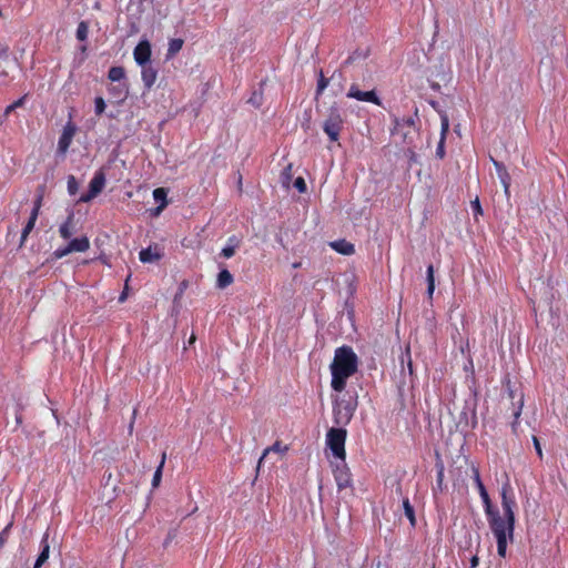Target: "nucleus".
<instances>
[{"instance_id":"1","label":"nucleus","mask_w":568,"mask_h":568,"mask_svg":"<svg viewBox=\"0 0 568 568\" xmlns=\"http://www.w3.org/2000/svg\"><path fill=\"white\" fill-rule=\"evenodd\" d=\"M511 490L510 485L507 483L501 488V506L504 510V517L500 516L498 510H495L493 506L489 510H485L488 517L489 527L497 540V552L500 557L506 556L508 538L513 539L514 526H515V500L508 496Z\"/></svg>"},{"instance_id":"2","label":"nucleus","mask_w":568,"mask_h":568,"mask_svg":"<svg viewBox=\"0 0 568 568\" xmlns=\"http://www.w3.org/2000/svg\"><path fill=\"white\" fill-rule=\"evenodd\" d=\"M357 371V356L349 346H342L335 351L331 364V386L336 392L344 390L346 381Z\"/></svg>"},{"instance_id":"3","label":"nucleus","mask_w":568,"mask_h":568,"mask_svg":"<svg viewBox=\"0 0 568 568\" xmlns=\"http://www.w3.org/2000/svg\"><path fill=\"white\" fill-rule=\"evenodd\" d=\"M390 133L394 136H399L403 143L412 144L414 136L417 133L415 119L413 116L398 118L394 115Z\"/></svg>"},{"instance_id":"4","label":"nucleus","mask_w":568,"mask_h":568,"mask_svg":"<svg viewBox=\"0 0 568 568\" xmlns=\"http://www.w3.org/2000/svg\"><path fill=\"white\" fill-rule=\"evenodd\" d=\"M344 125V118L341 109L334 104L329 108L328 114L323 123V130L332 142L339 139L341 130Z\"/></svg>"},{"instance_id":"5","label":"nucleus","mask_w":568,"mask_h":568,"mask_svg":"<svg viewBox=\"0 0 568 568\" xmlns=\"http://www.w3.org/2000/svg\"><path fill=\"white\" fill-rule=\"evenodd\" d=\"M347 432L344 428H331L326 434V445L339 460L346 458L345 440Z\"/></svg>"},{"instance_id":"6","label":"nucleus","mask_w":568,"mask_h":568,"mask_svg":"<svg viewBox=\"0 0 568 568\" xmlns=\"http://www.w3.org/2000/svg\"><path fill=\"white\" fill-rule=\"evenodd\" d=\"M332 470L339 491L353 487L352 473L345 463V459L332 463Z\"/></svg>"},{"instance_id":"7","label":"nucleus","mask_w":568,"mask_h":568,"mask_svg":"<svg viewBox=\"0 0 568 568\" xmlns=\"http://www.w3.org/2000/svg\"><path fill=\"white\" fill-rule=\"evenodd\" d=\"M105 185V174L103 171H98L89 184V191L80 196V202L87 203L97 197Z\"/></svg>"},{"instance_id":"8","label":"nucleus","mask_w":568,"mask_h":568,"mask_svg":"<svg viewBox=\"0 0 568 568\" xmlns=\"http://www.w3.org/2000/svg\"><path fill=\"white\" fill-rule=\"evenodd\" d=\"M355 407L349 402L337 403L334 407V418L337 425L347 424L354 414Z\"/></svg>"},{"instance_id":"9","label":"nucleus","mask_w":568,"mask_h":568,"mask_svg":"<svg viewBox=\"0 0 568 568\" xmlns=\"http://www.w3.org/2000/svg\"><path fill=\"white\" fill-rule=\"evenodd\" d=\"M346 95H347V98L356 99L358 101L371 102L376 105L382 104L381 99L377 97V94L374 90L361 91L356 84L351 85Z\"/></svg>"},{"instance_id":"10","label":"nucleus","mask_w":568,"mask_h":568,"mask_svg":"<svg viewBox=\"0 0 568 568\" xmlns=\"http://www.w3.org/2000/svg\"><path fill=\"white\" fill-rule=\"evenodd\" d=\"M133 57L135 62L144 67V64H149L151 59V44L148 40H141L133 51Z\"/></svg>"},{"instance_id":"11","label":"nucleus","mask_w":568,"mask_h":568,"mask_svg":"<svg viewBox=\"0 0 568 568\" xmlns=\"http://www.w3.org/2000/svg\"><path fill=\"white\" fill-rule=\"evenodd\" d=\"M75 134V126L72 123H68L62 131L61 136L58 142V152L64 155L72 142V139Z\"/></svg>"},{"instance_id":"12","label":"nucleus","mask_w":568,"mask_h":568,"mask_svg":"<svg viewBox=\"0 0 568 568\" xmlns=\"http://www.w3.org/2000/svg\"><path fill=\"white\" fill-rule=\"evenodd\" d=\"M491 162L496 169L497 175L504 186L505 194L509 195V187H510V175L507 172L506 166L501 163L496 161L494 158H491Z\"/></svg>"},{"instance_id":"13","label":"nucleus","mask_w":568,"mask_h":568,"mask_svg":"<svg viewBox=\"0 0 568 568\" xmlns=\"http://www.w3.org/2000/svg\"><path fill=\"white\" fill-rule=\"evenodd\" d=\"M471 470H473V475H474V481L478 488L479 495L485 505V510H489L491 507V501H490L489 495L480 479L479 470L475 466H473Z\"/></svg>"},{"instance_id":"14","label":"nucleus","mask_w":568,"mask_h":568,"mask_svg":"<svg viewBox=\"0 0 568 568\" xmlns=\"http://www.w3.org/2000/svg\"><path fill=\"white\" fill-rule=\"evenodd\" d=\"M163 256V253L158 246H149L143 248L139 253V258L142 263H153L159 261Z\"/></svg>"},{"instance_id":"15","label":"nucleus","mask_w":568,"mask_h":568,"mask_svg":"<svg viewBox=\"0 0 568 568\" xmlns=\"http://www.w3.org/2000/svg\"><path fill=\"white\" fill-rule=\"evenodd\" d=\"M49 531L47 530L41 539V551L34 562L33 568H41L49 558L50 545H49Z\"/></svg>"},{"instance_id":"16","label":"nucleus","mask_w":568,"mask_h":568,"mask_svg":"<svg viewBox=\"0 0 568 568\" xmlns=\"http://www.w3.org/2000/svg\"><path fill=\"white\" fill-rule=\"evenodd\" d=\"M141 77L146 89H151L156 81L158 71L149 63L142 67Z\"/></svg>"},{"instance_id":"17","label":"nucleus","mask_w":568,"mask_h":568,"mask_svg":"<svg viewBox=\"0 0 568 568\" xmlns=\"http://www.w3.org/2000/svg\"><path fill=\"white\" fill-rule=\"evenodd\" d=\"M59 233L62 239L68 240L74 233V213L70 212L65 222L62 223L59 227Z\"/></svg>"},{"instance_id":"18","label":"nucleus","mask_w":568,"mask_h":568,"mask_svg":"<svg viewBox=\"0 0 568 568\" xmlns=\"http://www.w3.org/2000/svg\"><path fill=\"white\" fill-rule=\"evenodd\" d=\"M331 247L343 255H352L355 252L354 245L346 240H337L329 243Z\"/></svg>"},{"instance_id":"19","label":"nucleus","mask_w":568,"mask_h":568,"mask_svg":"<svg viewBox=\"0 0 568 568\" xmlns=\"http://www.w3.org/2000/svg\"><path fill=\"white\" fill-rule=\"evenodd\" d=\"M69 247L71 252H85L90 247V242L87 236L73 239L69 242Z\"/></svg>"},{"instance_id":"20","label":"nucleus","mask_w":568,"mask_h":568,"mask_svg":"<svg viewBox=\"0 0 568 568\" xmlns=\"http://www.w3.org/2000/svg\"><path fill=\"white\" fill-rule=\"evenodd\" d=\"M515 409H514V422L511 423V429L514 434H517V427H518V418L520 417L523 406H524V396L523 394H519L518 399L516 402Z\"/></svg>"},{"instance_id":"21","label":"nucleus","mask_w":568,"mask_h":568,"mask_svg":"<svg viewBox=\"0 0 568 568\" xmlns=\"http://www.w3.org/2000/svg\"><path fill=\"white\" fill-rule=\"evenodd\" d=\"M233 275L227 270H222L216 280V286L219 288H225L233 283Z\"/></svg>"},{"instance_id":"22","label":"nucleus","mask_w":568,"mask_h":568,"mask_svg":"<svg viewBox=\"0 0 568 568\" xmlns=\"http://www.w3.org/2000/svg\"><path fill=\"white\" fill-rule=\"evenodd\" d=\"M184 41L180 38L171 39L168 45L166 57L172 58L179 53L183 47Z\"/></svg>"},{"instance_id":"23","label":"nucleus","mask_w":568,"mask_h":568,"mask_svg":"<svg viewBox=\"0 0 568 568\" xmlns=\"http://www.w3.org/2000/svg\"><path fill=\"white\" fill-rule=\"evenodd\" d=\"M37 212H31L30 214V217L26 224V226L23 227L22 230V233H21V244H23V242L27 240L28 235L30 234V232L33 230L34 225H36V222H37Z\"/></svg>"},{"instance_id":"24","label":"nucleus","mask_w":568,"mask_h":568,"mask_svg":"<svg viewBox=\"0 0 568 568\" xmlns=\"http://www.w3.org/2000/svg\"><path fill=\"white\" fill-rule=\"evenodd\" d=\"M426 280H427V295L429 298H432L434 291H435L434 266L432 264H429L427 266Z\"/></svg>"},{"instance_id":"25","label":"nucleus","mask_w":568,"mask_h":568,"mask_svg":"<svg viewBox=\"0 0 568 568\" xmlns=\"http://www.w3.org/2000/svg\"><path fill=\"white\" fill-rule=\"evenodd\" d=\"M125 77V70L122 67H112L109 70L108 78L112 82H119Z\"/></svg>"},{"instance_id":"26","label":"nucleus","mask_w":568,"mask_h":568,"mask_svg":"<svg viewBox=\"0 0 568 568\" xmlns=\"http://www.w3.org/2000/svg\"><path fill=\"white\" fill-rule=\"evenodd\" d=\"M165 458H166V454L163 453L162 456H161V460H160V464L153 475V478H152V486L153 487H158L160 485V481H161V478H162V469L164 467V464H165Z\"/></svg>"},{"instance_id":"27","label":"nucleus","mask_w":568,"mask_h":568,"mask_svg":"<svg viewBox=\"0 0 568 568\" xmlns=\"http://www.w3.org/2000/svg\"><path fill=\"white\" fill-rule=\"evenodd\" d=\"M403 507H404L405 516L408 518L410 525L414 527L416 525V517H415L414 507L410 505L408 498H405L403 500Z\"/></svg>"},{"instance_id":"28","label":"nucleus","mask_w":568,"mask_h":568,"mask_svg":"<svg viewBox=\"0 0 568 568\" xmlns=\"http://www.w3.org/2000/svg\"><path fill=\"white\" fill-rule=\"evenodd\" d=\"M286 448H282L281 447V444L278 442H276L274 445H272L271 447H267L264 452H263V455L260 457L258 459V463H257V470H260L264 459L266 458V456L271 453V452H274V453H282L284 452Z\"/></svg>"},{"instance_id":"29","label":"nucleus","mask_w":568,"mask_h":568,"mask_svg":"<svg viewBox=\"0 0 568 568\" xmlns=\"http://www.w3.org/2000/svg\"><path fill=\"white\" fill-rule=\"evenodd\" d=\"M292 180V165L288 164L281 173V183L285 189H290Z\"/></svg>"},{"instance_id":"30","label":"nucleus","mask_w":568,"mask_h":568,"mask_svg":"<svg viewBox=\"0 0 568 568\" xmlns=\"http://www.w3.org/2000/svg\"><path fill=\"white\" fill-rule=\"evenodd\" d=\"M88 32H89V26H88V22L85 21H81L79 24H78V28H77V39L79 41H85L87 38H88Z\"/></svg>"},{"instance_id":"31","label":"nucleus","mask_w":568,"mask_h":568,"mask_svg":"<svg viewBox=\"0 0 568 568\" xmlns=\"http://www.w3.org/2000/svg\"><path fill=\"white\" fill-rule=\"evenodd\" d=\"M328 82L329 80L327 78L324 77L323 72L321 71L320 72V77H318V80H317V88H316V95L318 97L320 94L323 93V91L327 88L328 85Z\"/></svg>"},{"instance_id":"32","label":"nucleus","mask_w":568,"mask_h":568,"mask_svg":"<svg viewBox=\"0 0 568 568\" xmlns=\"http://www.w3.org/2000/svg\"><path fill=\"white\" fill-rule=\"evenodd\" d=\"M440 139H446V134L449 130V120L447 114L443 113L440 115Z\"/></svg>"},{"instance_id":"33","label":"nucleus","mask_w":568,"mask_h":568,"mask_svg":"<svg viewBox=\"0 0 568 568\" xmlns=\"http://www.w3.org/2000/svg\"><path fill=\"white\" fill-rule=\"evenodd\" d=\"M367 53V51H355L346 59L345 64H352L358 59H365Z\"/></svg>"},{"instance_id":"34","label":"nucleus","mask_w":568,"mask_h":568,"mask_svg":"<svg viewBox=\"0 0 568 568\" xmlns=\"http://www.w3.org/2000/svg\"><path fill=\"white\" fill-rule=\"evenodd\" d=\"M105 101L102 97H97L94 99V111L97 115H101L105 110Z\"/></svg>"},{"instance_id":"35","label":"nucleus","mask_w":568,"mask_h":568,"mask_svg":"<svg viewBox=\"0 0 568 568\" xmlns=\"http://www.w3.org/2000/svg\"><path fill=\"white\" fill-rule=\"evenodd\" d=\"M153 197L156 202L164 203L166 202V192L163 187H158L153 191Z\"/></svg>"},{"instance_id":"36","label":"nucleus","mask_w":568,"mask_h":568,"mask_svg":"<svg viewBox=\"0 0 568 568\" xmlns=\"http://www.w3.org/2000/svg\"><path fill=\"white\" fill-rule=\"evenodd\" d=\"M12 527V523H9L0 532V549L4 546L8 540L10 529Z\"/></svg>"},{"instance_id":"37","label":"nucleus","mask_w":568,"mask_h":568,"mask_svg":"<svg viewBox=\"0 0 568 568\" xmlns=\"http://www.w3.org/2000/svg\"><path fill=\"white\" fill-rule=\"evenodd\" d=\"M68 191L71 195H74L78 191V182L73 175L68 178Z\"/></svg>"},{"instance_id":"38","label":"nucleus","mask_w":568,"mask_h":568,"mask_svg":"<svg viewBox=\"0 0 568 568\" xmlns=\"http://www.w3.org/2000/svg\"><path fill=\"white\" fill-rule=\"evenodd\" d=\"M263 95L261 92H254L252 97L248 99V103L258 108L262 104Z\"/></svg>"},{"instance_id":"39","label":"nucleus","mask_w":568,"mask_h":568,"mask_svg":"<svg viewBox=\"0 0 568 568\" xmlns=\"http://www.w3.org/2000/svg\"><path fill=\"white\" fill-rule=\"evenodd\" d=\"M72 253L69 245L64 246V247H60L58 250H55L53 252V255L55 258H62L64 256H67L68 254Z\"/></svg>"},{"instance_id":"40","label":"nucleus","mask_w":568,"mask_h":568,"mask_svg":"<svg viewBox=\"0 0 568 568\" xmlns=\"http://www.w3.org/2000/svg\"><path fill=\"white\" fill-rule=\"evenodd\" d=\"M470 206H471V210L475 213V215H481L483 214V209H481V205H480V202H479L478 197H476L474 201L470 202Z\"/></svg>"},{"instance_id":"41","label":"nucleus","mask_w":568,"mask_h":568,"mask_svg":"<svg viewBox=\"0 0 568 568\" xmlns=\"http://www.w3.org/2000/svg\"><path fill=\"white\" fill-rule=\"evenodd\" d=\"M294 186L298 190L300 193L306 192V183H305V180L302 176H298L295 180Z\"/></svg>"},{"instance_id":"42","label":"nucleus","mask_w":568,"mask_h":568,"mask_svg":"<svg viewBox=\"0 0 568 568\" xmlns=\"http://www.w3.org/2000/svg\"><path fill=\"white\" fill-rule=\"evenodd\" d=\"M436 467H437V485H438V487H440L443 484V479H444V465H443V463H437Z\"/></svg>"},{"instance_id":"43","label":"nucleus","mask_w":568,"mask_h":568,"mask_svg":"<svg viewBox=\"0 0 568 568\" xmlns=\"http://www.w3.org/2000/svg\"><path fill=\"white\" fill-rule=\"evenodd\" d=\"M436 156L443 159L445 156V139H440L436 149Z\"/></svg>"},{"instance_id":"44","label":"nucleus","mask_w":568,"mask_h":568,"mask_svg":"<svg viewBox=\"0 0 568 568\" xmlns=\"http://www.w3.org/2000/svg\"><path fill=\"white\" fill-rule=\"evenodd\" d=\"M235 253V246L227 245L222 248L221 255L225 258H230Z\"/></svg>"},{"instance_id":"45","label":"nucleus","mask_w":568,"mask_h":568,"mask_svg":"<svg viewBox=\"0 0 568 568\" xmlns=\"http://www.w3.org/2000/svg\"><path fill=\"white\" fill-rule=\"evenodd\" d=\"M532 443H534V447L536 449V453H537L538 457L542 458L541 445H540L539 439L536 436H532Z\"/></svg>"},{"instance_id":"46","label":"nucleus","mask_w":568,"mask_h":568,"mask_svg":"<svg viewBox=\"0 0 568 568\" xmlns=\"http://www.w3.org/2000/svg\"><path fill=\"white\" fill-rule=\"evenodd\" d=\"M42 204V195H39L38 199L34 202V206L32 209V212H37V216L39 215V211Z\"/></svg>"},{"instance_id":"47","label":"nucleus","mask_w":568,"mask_h":568,"mask_svg":"<svg viewBox=\"0 0 568 568\" xmlns=\"http://www.w3.org/2000/svg\"><path fill=\"white\" fill-rule=\"evenodd\" d=\"M129 278H130V276L126 278V281H129ZM126 288H128V282H125V288L119 296V302H121V303L126 300Z\"/></svg>"},{"instance_id":"48","label":"nucleus","mask_w":568,"mask_h":568,"mask_svg":"<svg viewBox=\"0 0 568 568\" xmlns=\"http://www.w3.org/2000/svg\"><path fill=\"white\" fill-rule=\"evenodd\" d=\"M479 564V558L478 556H473L471 559H470V567L471 568H476Z\"/></svg>"},{"instance_id":"49","label":"nucleus","mask_w":568,"mask_h":568,"mask_svg":"<svg viewBox=\"0 0 568 568\" xmlns=\"http://www.w3.org/2000/svg\"><path fill=\"white\" fill-rule=\"evenodd\" d=\"M168 202H164V203H161L155 210H154V215H159L162 210L166 206Z\"/></svg>"},{"instance_id":"50","label":"nucleus","mask_w":568,"mask_h":568,"mask_svg":"<svg viewBox=\"0 0 568 568\" xmlns=\"http://www.w3.org/2000/svg\"><path fill=\"white\" fill-rule=\"evenodd\" d=\"M24 99H26V97H22V98H20L19 100H17L16 102H13V103H12V104H13V106H16V108L21 106V105L23 104Z\"/></svg>"},{"instance_id":"51","label":"nucleus","mask_w":568,"mask_h":568,"mask_svg":"<svg viewBox=\"0 0 568 568\" xmlns=\"http://www.w3.org/2000/svg\"><path fill=\"white\" fill-rule=\"evenodd\" d=\"M16 423H17V426H20L22 424V415L20 412L17 413Z\"/></svg>"},{"instance_id":"52","label":"nucleus","mask_w":568,"mask_h":568,"mask_svg":"<svg viewBox=\"0 0 568 568\" xmlns=\"http://www.w3.org/2000/svg\"><path fill=\"white\" fill-rule=\"evenodd\" d=\"M14 109H17L16 106H13V104H10L6 108V113H10L11 111H13Z\"/></svg>"},{"instance_id":"53","label":"nucleus","mask_w":568,"mask_h":568,"mask_svg":"<svg viewBox=\"0 0 568 568\" xmlns=\"http://www.w3.org/2000/svg\"><path fill=\"white\" fill-rule=\"evenodd\" d=\"M407 367H408L409 374H413V363H412L410 358L408 359Z\"/></svg>"},{"instance_id":"54","label":"nucleus","mask_w":568,"mask_h":568,"mask_svg":"<svg viewBox=\"0 0 568 568\" xmlns=\"http://www.w3.org/2000/svg\"><path fill=\"white\" fill-rule=\"evenodd\" d=\"M509 397H510L511 399H515V393H514V390H511V389L509 390Z\"/></svg>"},{"instance_id":"55","label":"nucleus","mask_w":568,"mask_h":568,"mask_svg":"<svg viewBox=\"0 0 568 568\" xmlns=\"http://www.w3.org/2000/svg\"><path fill=\"white\" fill-rule=\"evenodd\" d=\"M293 267H294V268H298V267H301V263H300V262L294 263V264H293Z\"/></svg>"},{"instance_id":"56","label":"nucleus","mask_w":568,"mask_h":568,"mask_svg":"<svg viewBox=\"0 0 568 568\" xmlns=\"http://www.w3.org/2000/svg\"><path fill=\"white\" fill-rule=\"evenodd\" d=\"M194 341H195V336H194V335H192V336L190 337V341H189V342H190V344H192Z\"/></svg>"},{"instance_id":"57","label":"nucleus","mask_w":568,"mask_h":568,"mask_svg":"<svg viewBox=\"0 0 568 568\" xmlns=\"http://www.w3.org/2000/svg\"><path fill=\"white\" fill-rule=\"evenodd\" d=\"M417 114H418V109L416 108L415 109V116H417Z\"/></svg>"},{"instance_id":"58","label":"nucleus","mask_w":568,"mask_h":568,"mask_svg":"<svg viewBox=\"0 0 568 568\" xmlns=\"http://www.w3.org/2000/svg\"><path fill=\"white\" fill-rule=\"evenodd\" d=\"M239 184L240 185L242 184V176H240V179H239Z\"/></svg>"}]
</instances>
